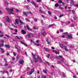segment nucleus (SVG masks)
Instances as JSON below:
<instances>
[{"label":"nucleus","instance_id":"53","mask_svg":"<svg viewBox=\"0 0 78 78\" xmlns=\"http://www.w3.org/2000/svg\"><path fill=\"white\" fill-rule=\"evenodd\" d=\"M10 11H12V12H14V9H10Z\"/></svg>","mask_w":78,"mask_h":78},{"label":"nucleus","instance_id":"52","mask_svg":"<svg viewBox=\"0 0 78 78\" xmlns=\"http://www.w3.org/2000/svg\"><path fill=\"white\" fill-rule=\"evenodd\" d=\"M47 78V76H41V78Z\"/></svg>","mask_w":78,"mask_h":78},{"label":"nucleus","instance_id":"2","mask_svg":"<svg viewBox=\"0 0 78 78\" xmlns=\"http://www.w3.org/2000/svg\"><path fill=\"white\" fill-rule=\"evenodd\" d=\"M37 58L38 59L39 62L41 63L42 62V58L41 57H40V56H37Z\"/></svg>","mask_w":78,"mask_h":78},{"label":"nucleus","instance_id":"5","mask_svg":"<svg viewBox=\"0 0 78 78\" xmlns=\"http://www.w3.org/2000/svg\"><path fill=\"white\" fill-rule=\"evenodd\" d=\"M19 62L20 64H23L24 62L23 60H21L20 61H19Z\"/></svg>","mask_w":78,"mask_h":78},{"label":"nucleus","instance_id":"28","mask_svg":"<svg viewBox=\"0 0 78 78\" xmlns=\"http://www.w3.org/2000/svg\"><path fill=\"white\" fill-rule=\"evenodd\" d=\"M62 76L64 78H65L66 77V74H65L64 73H62Z\"/></svg>","mask_w":78,"mask_h":78},{"label":"nucleus","instance_id":"1","mask_svg":"<svg viewBox=\"0 0 78 78\" xmlns=\"http://www.w3.org/2000/svg\"><path fill=\"white\" fill-rule=\"evenodd\" d=\"M24 28L25 30H27V29L28 31H32V29L30 28L29 26L27 24L26 26H24Z\"/></svg>","mask_w":78,"mask_h":78},{"label":"nucleus","instance_id":"16","mask_svg":"<svg viewBox=\"0 0 78 78\" xmlns=\"http://www.w3.org/2000/svg\"><path fill=\"white\" fill-rule=\"evenodd\" d=\"M34 43L35 45H37V47L39 46V44H36V43H35V42L34 41Z\"/></svg>","mask_w":78,"mask_h":78},{"label":"nucleus","instance_id":"57","mask_svg":"<svg viewBox=\"0 0 78 78\" xmlns=\"http://www.w3.org/2000/svg\"><path fill=\"white\" fill-rule=\"evenodd\" d=\"M59 8H60L61 9H63V8H62V7L61 6H59Z\"/></svg>","mask_w":78,"mask_h":78},{"label":"nucleus","instance_id":"61","mask_svg":"<svg viewBox=\"0 0 78 78\" xmlns=\"http://www.w3.org/2000/svg\"><path fill=\"white\" fill-rule=\"evenodd\" d=\"M57 64H61V61H58L57 62Z\"/></svg>","mask_w":78,"mask_h":78},{"label":"nucleus","instance_id":"54","mask_svg":"<svg viewBox=\"0 0 78 78\" xmlns=\"http://www.w3.org/2000/svg\"><path fill=\"white\" fill-rule=\"evenodd\" d=\"M73 78H76L77 77L75 75H73Z\"/></svg>","mask_w":78,"mask_h":78},{"label":"nucleus","instance_id":"23","mask_svg":"<svg viewBox=\"0 0 78 78\" xmlns=\"http://www.w3.org/2000/svg\"><path fill=\"white\" fill-rule=\"evenodd\" d=\"M25 19L26 20L27 22H30V20L28 19V18H26Z\"/></svg>","mask_w":78,"mask_h":78},{"label":"nucleus","instance_id":"38","mask_svg":"<svg viewBox=\"0 0 78 78\" xmlns=\"http://www.w3.org/2000/svg\"><path fill=\"white\" fill-rule=\"evenodd\" d=\"M48 13L49 14H50V15H51V12L50 11H48Z\"/></svg>","mask_w":78,"mask_h":78},{"label":"nucleus","instance_id":"60","mask_svg":"<svg viewBox=\"0 0 78 78\" xmlns=\"http://www.w3.org/2000/svg\"><path fill=\"white\" fill-rule=\"evenodd\" d=\"M20 39H23V37H22L20 36Z\"/></svg>","mask_w":78,"mask_h":78},{"label":"nucleus","instance_id":"34","mask_svg":"<svg viewBox=\"0 0 78 78\" xmlns=\"http://www.w3.org/2000/svg\"><path fill=\"white\" fill-rule=\"evenodd\" d=\"M58 3H62V0H58Z\"/></svg>","mask_w":78,"mask_h":78},{"label":"nucleus","instance_id":"19","mask_svg":"<svg viewBox=\"0 0 78 78\" xmlns=\"http://www.w3.org/2000/svg\"><path fill=\"white\" fill-rule=\"evenodd\" d=\"M23 13L24 14V15L26 16H28V14H27V13H26V12H25L23 11Z\"/></svg>","mask_w":78,"mask_h":78},{"label":"nucleus","instance_id":"44","mask_svg":"<svg viewBox=\"0 0 78 78\" xmlns=\"http://www.w3.org/2000/svg\"><path fill=\"white\" fill-rule=\"evenodd\" d=\"M16 11L17 12H20V11L18 9H16Z\"/></svg>","mask_w":78,"mask_h":78},{"label":"nucleus","instance_id":"50","mask_svg":"<svg viewBox=\"0 0 78 78\" xmlns=\"http://www.w3.org/2000/svg\"><path fill=\"white\" fill-rule=\"evenodd\" d=\"M37 2H38V3L39 2H41V0H38L36 1Z\"/></svg>","mask_w":78,"mask_h":78},{"label":"nucleus","instance_id":"26","mask_svg":"<svg viewBox=\"0 0 78 78\" xmlns=\"http://www.w3.org/2000/svg\"><path fill=\"white\" fill-rule=\"evenodd\" d=\"M5 47H6V48H9V45L7 44L5 45Z\"/></svg>","mask_w":78,"mask_h":78},{"label":"nucleus","instance_id":"14","mask_svg":"<svg viewBox=\"0 0 78 78\" xmlns=\"http://www.w3.org/2000/svg\"><path fill=\"white\" fill-rule=\"evenodd\" d=\"M53 51L54 52H55V53L56 54H58V55H59V51L58 52L55 50H53Z\"/></svg>","mask_w":78,"mask_h":78},{"label":"nucleus","instance_id":"6","mask_svg":"<svg viewBox=\"0 0 78 78\" xmlns=\"http://www.w3.org/2000/svg\"><path fill=\"white\" fill-rule=\"evenodd\" d=\"M39 11V12H41V13L42 14H43L44 11L42 10V7H40Z\"/></svg>","mask_w":78,"mask_h":78},{"label":"nucleus","instance_id":"18","mask_svg":"<svg viewBox=\"0 0 78 78\" xmlns=\"http://www.w3.org/2000/svg\"><path fill=\"white\" fill-rule=\"evenodd\" d=\"M15 21L16 23H17V24H18L19 23V20H18V19H15Z\"/></svg>","mask_w":78,"mask_h":78},{"label":"nucleus","instance_id":"35","mask_svg":"<svg viewBox=\"0 0 78 78\" xmlns=\"http://www.w3.org/2000/svg\"><path fill=\"white\" fill-rule=\"evenodd\" d=\"M26 69H27V70H30L31 69V68H30V67H27V68Z\"/></svg>","mask_w":78,"mask_h":78},{"label":"nucleus","instance_id":"37","mask_svg":"<svg viewBox=\"0 0 78 78\" xmlns=\"http://www.w3.org/2000/svg\"><path fill=\"white\" fill-rule=\"evenodd\" d=\"M31 71L32 72H34V68L32 69H31Z\"/></svg>","mask_w":78,"mask_h":78},{"label":"nucleus","instance_id":"59","mask_svg":"<svg viewBox=\"0 0 78 78\" xmlns=\"http://www.w3.org/2000/svg\"><path fill=\"white\" fill-rule=\"evenodd\" d=\"M15 31L16 33H17L18 30H17V29H15Z\"/></svg>","mask_w":78,"mask_h":78},{"label":"nucleus","instance_id":"33","mask_svg":"<svg viewBox=\"0 0 78 78\" xmlns=\"http://www.w3.org/2000/svg\"><path fill=\"white\" fill-rule=\"evenodd\" d=\"M61 61H62V62H64V58H62L61 59Z\"/></svg>","mask_w":78,"mask_h":78},{"label":"nucleus","instance_id":"45","mask_svg":"<svg viewBox=\"0 0 78 78\" xmlns=\"http://www.w3.org/2000/svg\"><path fill=\"white\" fill-rule=\"evenodd\" d=\"M50 54H48V55H46V56L47 58H49V57H50Z\"/></svg>","mask_w":78,"mask_h":78},{"label":"nucleus","instance_id":"49","mask_svg":"<svg viewBox=\"0 0 78 78\" xmlns=\"http://www.w3.org/2000/svg\"><path fill=\"white\" fill-rule=\"evenodd\" d=\"M41 22L42 24V25H44V22H43V20H41Z\"/></svg>","mask_w":78,"mask_h":78},{"label":"nucleus","instance_id":"10","mask_svg":"<svg viewBox=\"0 0 78 78\" xmlns=\"http://www.w3.org/2000/svg\"><path fill=\"white\" fill-rule=\"evenodd\" d=\"M4 73H7L8 74V76L9 74V73H8V71H4L2 72V74H4Z\"/></svg>","mask_w":78,"mask_h":78},{"label":"nucleus","instance_id":"24","mask_svg":"<svg viewBox=\"0 0 78 78\" xmlns=\"http://www.w3.org/2000/svg\"><path fill=\"white\" fill-rule=\"evenodd\" d=\"M19 20H20L19 22L21 23V25H23V22H22V20H21V19H19Z\"/></svg>","mask_w":78,"mask_h":78},{"label":"nucleus","instance_id":"22","mask_svg":"<svg viewBox=\"0 0 78 78\" xmlns=\"http://www.w3.org/2000/svg\"><path fill=\"white\" fill-rule=\"evenodd\" d=\"M46 42H47V44H50V42H49V40H48V38H47V40H46Z\"/></svg>","mask_w":78,"mask_h":78},{"label":"nucleus","instance_id":"20","mask_svg":"<svg viewBox=\"0 0 78 78\" xmlns=\"http://www.w3.org/2000/svg\"><path fill=\"white\" fill-rule=\"evenodd\" d=\"M29 13H27V14H30L31 16H33V13H32V12L30 11H29Z\"/></svg>","mask_w":78,"mask_h":78},{"label":"nucleus","instance_id":"3","mask_svg":"<svg viewBox=\"0 0 78 78\" xmlns=\"http://www.w3.org/2000/svg\"><path fill=\"white\" fill-rule=\"evenodd\" d=\"M34 59L33 60L34 62L35 63H36L38 62V59L37 58L35 57H33Z\"/></svg>","mask_w":78,"mask_h":78},{"label":"nucleus","instance_id":"36","mask_svg":"<svg viewBox=\"0 0 78 78\" xmlns=\"http://www.w3.org/2000/svg\"><path fill=\"white\" fill-rule=\"evenodd\" d=\"M65 51H69V50L67 49L66 48H65Z\"/></svg>","mask_w":78,"mask_h":78},{"label":"nucleus","instance_id":"11","mask_svg":"<svg viewBox=\"0 0 78 78\" xmlns=\"http://www.w3.org/2000/svg\"><path fill=\"white\" fill-rule=\"evenodd\" d=\"M70 3L71 5H74V4H75V2H74V1L73 0H71Z\"/></svg>","mask_w":78,"mask_h":78},{"label":"nucleus","instance_id":"9","mask_svg":"<svg viewBox=\"0 0 78 78\" xmlns=\"http://www.w3.org/2000/svg\"><path fill=\"white\" fill-rule=\"evenodd\" d=\"M44 48L45 49V51H49L50 50L49 48H47L44 47Z\"/></svg>","mask_w":78,"mask_h":78},{"label":"nucleus","instance_id":"32","mask_svg":"<svg viewBox=\"0 0 78 78\" xmlns=\"http://www.w3.org/2000/svg\"><path fill=\"white\" fill-rule=\"evenodd\" d=\"M74 47H75L74 46H73V44H71V45L70 48H74Z\"/></svg>","mask_w":78,"mask_h":78},{"label":"nucleus","instance_id":"47","mask_svg":"<svg viewBox=\"0 0 78 78\" xmlns=\"http://www.w3.org/2000/svg\"><path fill=\"white\" fill-rule=\"evenodd\" d=\"M34 20L35 22H37V19L35 18L34 19Z\"/></svg>","mask_w":78,"mask_h":78},{"label":"nucleus","instance_id":"39","mask_svg":"<svg viewBox=\"0 0 78 78\" xmlns=\"http://www.w3.org/2000/svg\"><path fill=\"white\" fill-rule=\"evenodd\" d=\"M30 36H31V37H33L34 36V34L32 33H30Z\"/></svg>","mask_w":78,"mask_h":78},{"label":"nucleus","instance_id":"46","mask_svg":"<svg viewBox=\"0 0 78 78\" xmlns=\"http://www.w3.org/2000/svg\"><path fill=\"white\" fill-rule=\"evenodd\" d=\"M62 16H63V14H62L59 16V18H61V17H62Z\"/></svg>","mask_w":78,"mask_h":78},{"label":"nucleus","instance_id":"40","mask_svg":"<svg viewBox=\"0 0 78 78\" xmlns=\"http://www.w3.org/2000/svg\"><path fill=\"white\" fill-rule=\"evenodd\" d=\"M15 48H16V49H17V48H18V46H17V45L16 44L15 45Z\"/></svg>","mask_w":78,"mask_h":78},{"label":"nucleus","instance_id":"43","mask_svg":"<svg viewBox=\"0 0 78 78\" xmlns=\"http://www.w3.org/2000/svg\"><path fill=\"white\" fill-rule=\"evenodd\" d=\"M6 10H7V11L8 12H9V9L8 8H6Z\"/></svg>","mask_w":78,"mask_h":78},{"label":"nucleus","instance_id":"30","mask_svg":"<svg viewBox=\"0 0 78 78\" xmlns=\"http://www.w3.org/2000/svg\"><path fill=\"white\" fill-rule=\"evenodd\" d=\"M62 34H64L65 36H66V35H67V34H68V32H66L65 33H63Z\"/></svg>","mask_w":78,"mask_h":78},{"label":"nucleus","instance_id":"4","mask_svg":"<svg viewBox=\"0 0 78 78\" xmlns=\"http://www.w3.org/2000/svg\"><path fill=\"white\" fill-rule=\"evenodd\" d=\"M67 36L68 38H70V39H73V37H72V34H70L67 35Z\"/></svg>","mask_w":78,"mask_h":78},{"label":"nucleus","instance_id":"7","mask_svg":"<svg viewBox=\"0 0 78 78\" xmlns=\"http://www.w3.org/2000/svg\"><path fill=\"white\" fill-rule=\"evenodd\" d=\"M21 43V44H23V45H25V46H26V47H28V45H27V44H25V43H24V42H23L22 41H20Z\"/></svg>","mask_w":78,"mask_h":78},{"label":"nucleus","instance_id":"31","mask_svg":"<svg viewBox=\"0 0 78 78\" xmlns=\"http://www.w3.org/2000/svg\"><path fill=\"white\" fill-rule=\"evenodd\" d=\"M25 6L27 9H30V8L29 7V5H26Z\"/></svg>","mask_w":78,"mask_h":78},{"label":"nucleus","instance_id":"15","mask_svg":"<svg viewBox=\"0 0 78 78\" xmlns=\"http://www.w3.org/2000/svg\"><path fill=\"white\" fill-rule=\"evenodd\" d=\"M26 36V37H27V36H28V37H31V36L30 35V33L28 34Z\"/></svg>","mask_w":78,"mask_h":78},{"label":"nucleus","instance_id":"64","mask_svg":"<svg viewBox=\"0 0 78 78\" xmlns=\"http://www.w3.org/2000/svg\"><path fill=\"white\" fill-rule=\"evenodd\" d=\"M10 14H14V13L10 12Z\"/></svg>","mask_w":78,"mask_h":78},{"label":"nucleus","instance_id":"8","mask_svg":"<svg viewBox=\"0 0 78 78\" xmlns=\"http://www.w3.org/2000/svg\"><path fill=\"white\" fill-rule=\"evenodd\" d=\"M5 20L6 22H9L10 21L9 18V17L7 16L6 18L5 19Z\"/></svg>","mask_w":78,"mask_h":78},{"label":"nucleus","instance_id":"41","mask_svg":"<svg viewBox=\"0 0 78 78\" xmlns=\"http://www.w3.org/2000/svg\"><path fill=\"white\" fill-rule=\"evenodd\" d=\"M59 31L61 32L62 33H63L64 30H62L61 29H60L59 30Z\"/></svg>","mask_w":78,"mask_h":78},{"label":"nucleus","instance_id":"29","mask_svg":"<svg viewBox=\"0 0 78 78\" xmlns=\"http://www.w3.org/2000/svg\"><path fill=\"white\" fill-rule=\"evenodd\" d=\"M5 4L6 5H8V4H9V3H8V2H7V1H5Z\"/></svg>","mask_w":78,"mask_h":78},{"label":"nucleus","instance_id":"62","mask_svg":"<svg viewBox=\"0 0 78 78\" xmlns=\"http://www.w3.org/2000/svg\"><path fill=\"white\" fill-rule=\"evenodd\" d=\"M1 47H3V45H4V44H3V43H2V44H1Z\"/></svg>","mask_w":78,"mask_h":78},{"label":"nucleus","instance_id":"13","mask_svg":"<svg viewBox=\"0 0 78 78\" xmlns=\"http://www.w3.org/2000/svg\"><path fill=\"white\" fill-rule=\"evenodd\" d=\"M0 50H1L2 52V53H4V52H5V51H4V49H3V48H0Z\"/></svg>","mask_w":78,"mask_h":78},{"label":"nucleus","instance_id":"63","mask_svg":"<svg viewBox=\"0 0 78 78\" xmlns=\"http://www.w3.org/2000/svg\"><path fill=\"white\" fill-rule=\"evenodd\" d=\"M45 62L46 63H47V64L48 65V66H50V64H49L48 62Z\"/></svg>","mask_w":78,"mask_h":78},{"label":"nucleus","instance_id":"21","mask_svg":"<svg viewBox=\"0 0 78 78\" xmlns=\"http://www.w3.org/2000/svg\"><path fill=\"white\" fill-rule=\"evenodd\" d=\"M30 3L32 4V5H35V4H36V3L33 1H31Z\"/></svg>","mask_w":78,"mask_h":78},{"label":"nucleus","instance_id":"27","mask_svg":"<svg viewBox=\"0 0 78 78\" xmlns=\"http://www.w3.org/2000/svg\"><path fill=\"white\" fill-rule=\"evenodd\" d=\"M58 6H59V4H58V3H56L55 4V7H58Z\"/></svg>","mask_w":78,"mask_h":78},{"label":"nucleus","instance_id":"25","mask_svg":"<svg viewBox=\"0 0 78 78\" xmlns=\"http://www.w3.org/2000/svg\"><path fill=\"white\" fill-rule=\"evenodd\" d=\"M43 35V36H45L46 35V32H44L43 33L41 34V35Z\"/></svg>","mask_w":78,"mask_h":78},{"label":"nucleus","instance_id":"55","mask_svg":"<svg viewBox=\"0 0 78 78\" xmlns=\"http://www.w3.org/2000/svg\"><path fill=\"white\" fill-rule=\"evenodd\" d=\"M16 37L17 38V39H19V40L20 39V37H19L18 36H16Z\"/></svg>","mask_w":78,"mask_h":78},{"label":"nucleus","instance_id":"58","mask_svg":"<svg viewBox=\"0 0 78 78\" xmlns=\"http://www.w3.org/2000/svg\"><path fill=\"white\" fill-rule=\"evenodd\" d=\"M5 36H6L7 37H9V35H8L5 34Z\"/></svg>","mask_w":78,"mask_h":78},{"label":"nucleus","instance_id":"56","mask_svg":"<svg viewBox=\"0 0 78 78\" xmlns=\"http://www.w3.org/2000/svg\"><path fill=\"white\" fill-rule=\"evenodd\" d=\"M12 61H14L15 60V58L14 57H13L12 58Z\"/></svg>","mask_w":78,"mask_h":78},{"label":"nucleus","instance_id":"42","mask_svg":"<svg viewBox=\"0 0 78 78\" xmlns=\"http://www.w3.org/2000/svg\"><path fill=\"white\" fill-rule=\"evenodd\" d=\"M59 46L60 47H61V48H62V44H59Z\"/></svg>","mask_w":78,"mask_h":78},{"label":"nucleus","instance_id":"12","mask_svg":"<svg viewBox=\"0 0 78 78\" xmlns=\"http://www.w3.org/2000/svg\"><path fill=\"white\" fill-rule=\"evenodd\" d=\"M21 32L23 33V34H25L27 33V32L25 31V30H22Z\"/></svg>","mask_w":78,"mask_h":78},{"label":"nucleus","instance_id":"48","mask_svg":"<svg viewBox=\"0 0 78 78\" xmlns=\"http://www.w3.org/2000/svg\"><path fill=\"white\" fill-rule=\"evenodd\" d=\"M72 12L73 14H75V11H74L73 10H72Z\"/></svg>","mask_w":78,"mask_h":78},{"label":"nucleus","instance_id":"51","mask_svg":"<svg viewBox=\"0 0 78 78\" xmlns=\"http://www.w3.org/2000/svg\"><path fill=\"white\" fill-rule=\"evenodd\" d=\"M32 55L33 56V58H34V56H35V57H36V55H34V54H33V53H32Z\"/></svg>","mask_w":78,"mask_h":78},{"label":"nucleus","instance_id":"17","mask_svg":"<svg viewBox=\"0 0 78 78\" xmlns=\"http://www.w3.org/2000/svg\"><path fill=\"white\" fill-rule=\"evenodd\" d=\"M48 71L47 69H46L45 70H43V72H44V73H47V72Z\"/></svg>","mask_w":78,"mask_h":78}]
</instances>
